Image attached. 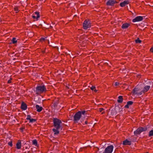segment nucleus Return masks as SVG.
<instances>
[{"mask_svg": "<svg viewBox=\"0 0 153 153\" xmlns=\"http://www.w3.org/2000/svg\"><path fill=\"white\" fill-rule=\"evenodd\" d=\"M115 113V112H114ZM113 114H114V112Z\"/></svg>", "mask_w": 153, "mask_h": 153, "instance_id": "79ce46f5", "label": "nucleus"}, {"mask_svg": "<svg viewBox=\"0 0 153 153\" xmlns=\"http://www.w3.org/2000/svg\"><path fill=\"white\" fill-rule=\"evenodd\" d=\"M104 109L103 108H100L99 109V111L100 112H102L103 110H104Z\"/></svg>", "mask_w": 153, "mask_h": 153, "instance_id": "473e14b6", "label": "nucleus"}, {"mask_svg": "<svg viewBox=\"0 0 153 153\" xmlns=\"http://www.w3.org/2000/svg\"><path fill=\"white\" fill-rule=\"evenodd\" d=\"M94 91L95 92H96L97 91V90L96 89H95Z\"/></svg>", "mask_w": 153, "mask_h": 153, "instance_id": "c9c22d12", "label": "nucleus"}, {"mask_svg": "<svg viewBox=\"0 0 153 153\" xmlns=\"http://www.w3.org/2000/svg\"><path fill=\"white\" fill-rule=\"evenodd\" d=\"M133 102L131 101H129L127 102V104L125 105V107L126 108H128L129 107L132 105Z\"/></svg>", "mask_w": 153, "mask_h": 153, "instance_id": "f3484780", "label": "nucleus"}, {"mask_svg": "<svg viewBox=\"0 0 153 153\" xmlns=\"http://www.w3.org/2000/svg\"><path fill=\"white\" fill-rule=\"evenodd\" d=\"M111 111H112H112H114V110H112Z\"/></svg>", "mask_w": 153, "mask_h": 153, "instance_id": "4c0bfd02", "label": "nucleus"}, {"mask_svg": "<svg viewBox=\"0 0 153 153\" xmlns=\"http://www.w3.org/2000/svg\"><path fill=\"white\" fill-rule=\"evenodd\" d=\"M120 84V83L119 82H116L115 83V84H114V85L115 86H118V85H119Z\"/></svg>", "mask_w": 153, "mask_h": 153, "instance_id": "7c9ffc66", "label": "nucleus"}, {"mask_svg": "<svg viewBox=\"0 0 153 153\" xmlns=\"http://www.w3.org/2000/svg\"><path fill=\"white\" fill-rule=\"evenodd\" d=\"M104 113V112H103L102 113V114H103Z\"/></svg>", "mask_w": 153, "mask_h": 153, "instance_id": "58836bf2", "label": "nucleus"}, {"mask_svg": "<svg viewBox=\"0 0 153 153\" xmlns=\"http://www.w3.org/2000/svg\"><path fill=\"white\" fill-rule=\"evenodd\" d=\"M11 82V79H9L8 81V83H10Z\"/></svg>", "mask_w": 153, "mask_h": 153, "instance_id": "f704fd0d", "label": "nucleus"}, {"mask_svg": "<svg viewBox=\"0 0 153 153\" xmlns=\"http://www.w3.org/2000/svg\"><path fill=\"white\" fill-rule=\"evenodd\" d=\"M1 18H0V22H1Z\"/></svg>", "mask_w": 153, "mask_h": 153, "instance_id": "e433bc0d", "label": "nucleus"}, {"mask_svg": "<svg viewBox=\"0 0 153 153\" xmlns=\"http://www.w3.org/2000/svg\"><path fill=\"white\" fill-rule=\"evenodd\" d=\"M53 122L54 126L56 128L59 129L61 127V124L62 123L61 120L57 118H54Z\"/></svg>", "mask_w": 153, "mask_h": 153, "instance_id": "7ed1b4c3", "label": "nucleus"}, {"mask_svg": "<svg viewBox=\"0 0 153 153\" xmlns=\"http://www.w3.org/2000/svg\"><path fill=\"white\" fill-rule=\"evenodd\" d=\"M147 130L146 127H140L138 128L135 131H134V134L135 135H137L140 134L142 132L146 131Z\"/></svg>", "mask_w": 153, "mask_h": 153, "instance_id": "39448f33", "label": "nucleus"}, {"mask_svg": "<svg viewBox=\"0 0 153 153\" xmlns=\"http://www.w3.org/2000/svg\"><path fill=\"white\" fill-rule=\"evenodd\" d=\"M16 147L17 149H20L21 148V142L20 140L18 141L16 144Z\"/></svg>", "mask_w": 153, "mask_h": 153, "instance_id": "ddd939ff", "label": "nucleus"}, {"mask_svg": "<svg viewBox=\"0 0 153 153\" xmlns=\"http://www.w3.org/2000/svg\"><path fill=\"white\" fill-rule=\"evenodd\" d=\"M32 17L33 19H36V20H38V19L40 17L39 13L38 12H35L33 14Z\"/></svg>", "mask_w": 153, "mask_h": 153, "instance_id": "9d476101", "label": "nucleus"}, {"mask_svg": "<svg viewBox=\"0 0 153 153\" xmlns=\"http://www.w3.org/2000/svg\"><path fill=\"white\" fill-rule=\"evenodd\" d=\"M8 144L11 147L12 146H13L12 142V141H11L9 142L8 143Z\"/></svg>", "mask_w": 153, "mask_h": 153, "instance_id": "cd10ccee", "label": "nucleus"}, {"mask_svg": "<svg viewBox=\"0 0 153 153\" xmlns=\"http://www.w3.org/2000/svg\"><path fill=\"white\" fill-rule=\"evenodd\" d=\"M36 111L38 112H41L43 109V108L42 107L40 106L37 105H36Z\"/></svg>", "mask_w": 153, "mask_h": 153, "instance_id": "dca6fc26", "label": "nucleus"}, {"mask_svg": "<svg viewBox=\"0 0 153 153\" xmlns=\"http://www.w3.org/2000/svg\"><path fill=\"white\" fill-rule=\"evenodd\" d=\"M117 3V1L114 0H109L107 2L106 4L108 6H113Z\"/></svg>", "mask_w": 153, "mask_h": 153, "instance_id": "1a4fd4ad", "label": "nucleus"}, {"mask_svg": "<svg viewBox=\"0 0 153 153\" xmlns=\"http://www.w3.org/2000/svg\"><path fill=\"white\" fill-rule=\"evenodd\" d=\"M113 146L112 145L108 146L105 148L104 152H100V153H111L113 151Z\"/></svg>", "mask_w": 153, "mask_h": 153, "instance_id": "6e6552de", "label": "nucleus"}, {"mask_svg": "<svg viewBox=\"0 0 153 153\" xmlns=\"http://www.w3.org/2000/svg\"><path fill=\"white\" fill-rule=\"evenodd\" d=\"M29 120V122L32 123L34 122H35L36 121V120L35 119L31 118Z\"/></svg>", "mask_w": 153, "mask_h": 153, "instance_id": "bb28decb", "label": "nucleus"}, {"mask_svg": "<svg viewBox=\"0 0 153 153\" xmlns=\"http://www.w3.org/2000/svg\"><path fill=\"white\" fill-rule=\"evenodd\" d=\"M129 1H125L122 2L120 3V6L121 7H123L126 6V5L128 4Z\"/></svg>", "mask_w": 153, "mask_h": 153, "instance_id": "f8f14e48", "label": "nucleus"}, {"mask_svg": "<svg viewBox=\"0 0 153 153\" xmlns=\"http://www.w3.org/2000/svg\"><path fill=\"white\" fill-rule=\"evenodd\" d=\"M123 100V97L122 96H120L118 97V99L117 100V102L119 103H121L122 102Z\"/></svg>", "mask_w": 153, "mask_h": 153, "instance_id": "aec40b11", "label": "nucleus"}, {"mask_svg": "<svg viewBox=\"0 0 153 153\" xmlns=\"http://www.w3.org/2000/svg\"><path fill=\"white\" fill-rule=\"evenodd\" d=\"M143 19V17L142 16H138L136 17L135 18L133 19L132 22H138L142 21Z\"/></svg>", "mask_w": 153, "mask_h": 153, "instance_id": "9b49d317", "label": "nucleus"}, {"mask_svg": "<svg viewBox=\"0 0 153 153\" xmlns=\"http://www.w3.org/2000/svg\"><path fill=\"white\" fill-rule=\"evenodd\" d=\"M48 43H49V41L48 40Z\"/></svg>", "mask_w": 153, "mask_h": 153, "instance_id": "ea45409f", "label": "nucleus"}, {"mask_svg": "<svg viewBox=\"0 0 153 153\" xmlns=\"http://www.w3.org/2000/svg\"><path fill=\"white\" fill-rule=\"evenodd\" d=\"M45 38H42L40 39V41L41 42H42L43 41H44L45 40Z\"/></svg>", "mask_w": 153, "mask_h": 153, "instance_id": "2f4dec72", "label": "nucleus"}, {"mask_svg": "<svg viewBox=\"0 0 153 153\" xmlns=\"http://www.w3.org/2000/svg\"><path fill=\"white\" fill-rule=\"evenodd\" d=\"M130 25V24L128 23H125L123 24L122 26V28L125 29L127 28Z\"/></svg>", "mask_w": 153, "mask_h": 153, "instance_id": "2eb2a0df", "label": "nucleus"}, {"mask_svg": "<svg viewBox=\"0 0 153 153\" xmlns=\"http://www.w3.org/2000/svg\"><path fill=\"white\" fill-rule=\"evenodd\" d=\"M46 91L45 87L44 85H39L36 88V92L37 94H41Z\"/></svg>", "mask_w": 153, "mask_h": 153, "instance_id": "f03ea898", "label": "nucleus"}, {"mask_svg": "<svg viewBox=\"0 0 153 153\" xmlns=\"http://www.w3.org/2000/svg\"><path fill=\"white\" fill-rule=\"evenodd\" d=\"M149 137L153 136V130H151L149 131Z\"/></svg>", "mask_w": 153, "mask_h": 153, "instance_id": "b1692460", "label": "nucleus"}, {"mask_svg": "<svg viewBox=\"0 0 153 153\" xmlns=\"http://www.w3.org/2000/svg\"><path fill=\"white\" fill-rule=\"evenodd\" d=\"M131 144V142L127 140H126L123 142V144L124 145H130Z\"/></svg>", "mask_w": 153, "mask_h": 153, "instance_id": "a211bd4d", "label": "nucleus"}, {"mask_svg": "<svg viewBox=\"0 0 153 153\" xmlns=\"http://www.w3.org/2000/svg\"><path fill=\"white\" fill-rule=\"evenodd\" d=\"M14 10L16 12V13H17L19 11L18 7L17 6L15 7H14Z\"/></svg>", "mask_w": 153, "mask_h": 153, "instance_id": "5701e85b", "label": "nucleus"}, {"mask_svg": "<svg viewBox=\"0 0 153 153\" xmlns=\"http://www.w3.org/2000/svg\"><path fill=\"white\" fill-rule=\"evenodd\" d=\"M96 88V87L95 86H92L91 88V89L92 90V91H94Z\"/></svg>", "mask_w": 153, "mask_h": 153, "instance_id": "c756f323", "label": "nucleus"}, {"mask_svg": "<svg viewBox=\"0 0 153 153\" xmlns=\"http://www.w3.org/2000/svg\"><path fill=\"white\" fill-rule=\"evenodd\" d=\"M59 129H55L53 128V131L54 132V134H57L59 133V131H58Z\"/></svg>", "mask_w": 153, "mask_h": 153, "instance_id": "412c9836", "label": "nucleus"}, {"mask_svg": "<svg viewBox=\"0 0 153 153\" xmlns=\"http://www.w3.org/2000/svg\"><path fill=\"white\" fill-rule=\"evenodd\" d=\"M146 153H148V152H146Z\"/></svg>", "mask_w": 153, "mask_h": 153, "instance_id": "37998d69", "label": "nucleus"}, {"mask_svg": "<svg viewBox=\"0 0 153 153\" xmlns=\"http://www.w3.org/2000/svg\"><path fill=\"white\" fill-rule=\"evenodd\" d=\"M31 119V116L30 115H27L26 119L28 120H30Z\"/></svg>", "mask_w": 153, "mask_h": 153, "instance_id": "c85d7f7f", "label": "nucleus"}, {"mask_svg": "<svg viewBox=\"0 0 153 153\" xmlns=\"http://www.w3.org/2000/svg\"><path fill=\"white\" fill-rule=\"evenodd\" d=\"M33 144L35 145V146L38 147V146L37 144V141L36 140H34L32 141Z\"/></svg>", "mask_w": 153, "mask_h": 153, "instance_id": "4be33fe9", "label": "nucleus"}, {"mask_svg": "<svg viewBox=\"0 0 153 153\" xmlns=\"http://www.w3.org/2000/svg\"><path fill=\"white\" fill-rule=\"evenodd\" d=\"M83 28L87 29L88 28H90L91 27L90 22L89 20H86L84 21L83 24Z\"/></svg>", "mask_w": 153, "mask_h": 153, "instance_id": "0eeeda50", "label": "nucleus"}, {"mask_svg": "<svg viewBox=\"0 0 153 153\" xmlns=\"http://www.w3.org/2000/svg\"><path fill=\"white\" fill-rule=\"evenodd\" d=\"M85 113V111H79L76 113L74 116V120L75 122H77L80 119L82 115H84Z\"/></svg>", "mask_w": 153, "mask_h": 153, "instance_id": "f257e3e1", "label": "nucleus"}, {"mask_svg": "<svg viewBox=\"0 0 153 153\" xmlns=\"http://www.w3.org/2000/svg\"><path fill=\"white\" fill-rule=\"evenodd\" d=\"M85 123L86 124H87V122H85Z\"/></svg>", "mask_w": 153, "mask_h": 153, "instance_id": "a19ab883", "label": "nucleus"}, {"mask_svg": "<svg viewBox=\"0 0 153 153\" xmlns=\"http://www.w3.org/2000/svg\"><path fill=\"white\" fill-rule=\"evenodd\" d=\"M150 51L152 52H153V47L152 48L150 49Z\"/></svg>", "mask_w": 153, "mask_h": 153, "instance_id": "72a5a7b5", "label": "nucleus"}, {"mask_svg": "<svg viewBox=\"0 0 153 153\" xmlns=\"http://www.w3.org/2000/svg\"><path fill=\"white\" fill-rule=\"evenodd\" d=\"M150 88V86H149L146 85L144 87L143 91H142V93H145V92L149 90Z\"/></svg>", "mask_w": 153, "mask_h": 153, "instance_id": "4468645a", "label": "nucleus"}, {"mask_svg": "<svg viewBox=\"0 0 153 153\" xmlns=\"http://www.w3.org/2000/svg\"><path fill=\"white\" fill-rule=\"evenodd\" d=\"M135 42L137 43H140L141 42V41L140 40L139 38H138L135 40Z\"/></svg>", "mask_w": 153, "mask_h": 153, "instance_id": "a878e982", "label": "nucleus"}, {"mask_svg": "<svg viewBox=\"0 0 153 153\" xmlns=\"http://www.w3.org/2000/svg\"><path fill=\"white\" fill-rule=\"evenodd\" d=\"M141 90V88L139 85H137L136 88H134L133 90V93L135 94H137L138 95H140L142 94V91H140Z\"/></svg>", "mask_w": 153, "mask_h": 153, "instance_id": "423d86ee", "label": "nucleus"}, {"mask_svg": "<svg viewBox=\"0 0 153 153\" xmlns=\"http://www.w3.org/2000/svg\"><path fill=\"white\" fill-rule=\"evenodd\" d=\"M21 108L22 109L25 110L27 108V105L25 103H22L21 104Z\"/></svg>", "mask_w": 153, "mask_h": 153, "instance_id": "6ab92c4d", "label": "nucleus"}, {"mask_svg": "<svg viewBox=\"0 0 153 153\" xmlns=\"http://www.w3.org/2000/svg\"><path fill=\"white\" fill-rule=\"evenodd\" d=\"M147 130L146 127H140L138 128L135 131H134V134L135 135H137L140 134L142 132L146 131Z\"/></svg>", "mask_w": 153, "mask_h": 153, "instance_id": "20e7f679", "label": "nucleus"}, {"mask_svg": "<svg viewBox=\"0 0 153 153\" xmlns=\"http://www.w3.org/2000/svg\"><path fill=\"white\" fill-rule=\"evenodd\" d=\"M12 41L13 44H15L17 42V41L15 38H13Z\"/></svg>", "mask_w": 153, "mask_h": 153, "instance_id": "393cba45", "label": "nucleus"}]
</instances>
